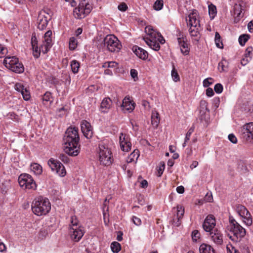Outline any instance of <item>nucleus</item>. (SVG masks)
I'll list each match as a JSON object with an SVG mask.
<instances>
[{
	"label": "nucleus",
	"instance_id": "obj_51",
	"mask_svg": "<svg viewBox=\"0 0 253 253\" xmlns=\"http://www.w3.org/2000/svg\"><path fill=\"white\" fill-rule=\"evenodd\" d=\"M15 89L18 92L21 93L22 91L25 89L24 86L21 83H17L14 86Z\"/></svg>",
	"mask_w": 253,
	"mask_h": 253
},
{
	"label": "nucleus",
	"instance_id": "obj_26",
	"mask_svg": "<svg viewBox=\"0 0 253 253\" xmlns=\"http://www.w3.org/2000/svg\"><path fill=\"white\" fill-rule=\"evenodd\" d=\"M112 104V102L110 98H104L101 103V108L103 110L102 112H107L111 108Z\"/></svg>",
	"mask_w": 253,
	"mask_h": 253
},
{
	"label": "nucleus",
	"instance_id": "obj_10",
	"mask_svg": "<svg viewBox=\"0 0 253 253\" xmlns=\"http://www.w3.org/2000/svg\"><path fill=\"white\" fill-rule=\"evenodd\" d=\"M18 182L20 187L25 189L35 190L37 188L36 182L29 174H21L18 177Z\"/></svg>",
	"mask_w": 253,
	"mask_h": 253
},
{
	"label": "nucleus",
	"instance_id": "obj_55",
	"mask_svg": "<svg viewBox=\"0 0 253 253\" xmlns=\"http://www.w3.org/2000/svg\"><path fill=\"white\" fill-rule=\"evenodd\" d=\"M132 220L133 223L137 226H139L141 224V219L136 216H133L132 217Z\"/></svg>",
	"mask_w": 253,
	"mask_h": 253
},
{
	"label": "nucleus",
	"instance_id": "obj_39",
	"mask_svg": "<svg viewBox=\"0 0 253 253\" xmlns=\"http://www.w3.org/2000/svg\"><path fill=\"white\" fill-rule=\"evenodd\" d=\"M82 227L81 226H79V221L77 219V217L76 216H72L70 219V224H69V228H73L75 227Z\"/></svg>",
	"mask_w": 253,
	"mask_h": 253
},
{
	"label": "nucleus",
	"instance_id": "obj_11",
	"mask_svg": "<svg viewBox=\"0 0 253 253\" xmlns=\"http://www.w3.org/2000/svg\"><path fill=\"white\" fill-rule=\"evenodd\" d=\"M236 211L242 217L243 221L247 226H250L252 224V215L245 206L242 205H237Z\"/></svg>",
	"mask_w": 253,
	"mask_h": 253
},
{
	"label": "nucleus",
	"instance_id": "obj_22",
	"mask_svg": "<svg viewBox=\"0 0 253 253\" xmlns=\"http://www.w3.org/2000/svg\"><path fill=\"white\" fill-rule=\"evenodd\" d=\"M132 50L136 55L139 58L143 60H145L147 58L148 54L147 52L143 48L137 46H134L133 47Z\"/></svg>",
	"mask_w": 253,
	"mask_h": 253
},
{
	"label": "nucleus",
	"instance_id": "obj_37",
	"mask_svg": "<svg viewBox=\"0 0 253 253\" xmlns=\"http://www.w3.org/2000/svg\"><path fill=\"white\" fill-rule=\"evenodd\" d=\"M250 36L248 34H243L241 35L238 39L240 44L242 46H244L246 42L250 39Z\"/></svg>",
	"mask_w": 253,
	"mask_h": 253
},
{
	"label": "nucleus",
	"instance_id": "obj_13",
	"mask_svg": "<svg viewBox=\"0 0 253 253\" xmlns=\"http://www.w3.org/2000/svg\"><path fill=\"white\" fill-rule=\"evenodd\" d=\"M85 232L83 227H75L69 228V233L72 241L78 242L82 238Z\"/></svg>",
	"mask_w": 253,
	"mask_h": 253
},
{
	"label": "nucleus",
	"instance_id": "obj_40",
	"mask_svg": "<svg viewBox=\"0 0 253 253\" xmlns=\"http://www.w3.org/2000/svg\"><path fill=\"white\" fill-rule=\"evenodd\" d=\"M78 42L77 39L75 37H72L69 41V49L71 50L75 49L77 47Z\"/></svg>",
	"mask_w": 253,
	"mask_h": 253
},
{
	"label": "nucleus",
	"instance_id": "obj_44",
	"mask_svg": "<svg viewBox=\"0 0 253 253\" xmlns=\"http://www.w3.org/2000/svg\"><path fill=\"white\" fill-rule=\"evenodd\" d=\"M21 93L22 95L23 98L25 100L28 101L30 99V93L29 90L27 88H25V89L22 91V92Z\"/></svg>",
	"mask_w": 253,
	"mask_h": 253
},
{
	"label": "nucleus",
	"instance_id": "obj_41",
	"mask_svg": "<svg viewBox=\"0 0 253 253\" xmlns=\"http://www.w3.org/2000/svg\"><path fill=\"white\" fill-rule=\"evenodd\" d=\"M42 99L44 103L49 102L51 103L52 102L51 93L50 92H46L42 96Z\"/></svg>",
	"mask_w": 253,
	"mask_h": 253
},
{
	"label": "nucleus",
	"instance_id": "obj_24",
	"mask_svg": "<svg viewBox=\"0 0 253 253\" xmlns=\"http://www.w3.org/2000/svg\"><path fill=\"white\" fill-rule=\"evenodd\" d=\"M146 43L152 49L155 51H158L160 48V42H158V40H152L151 39H148V38H144Z\"/></svg>",
	"mask_w": 253,
	"mask_h": 253
},
{
	"label": "nucleus",
	"instance_id": "obj_49",
	"mask_svg": "<svg viewBox=\"0 0 253 253\" xmlns=\"http://www.w3.org/2000/svg\"><path fill=\"white\" fill-rule=\"evenodd\" d=\"M253 50V48L252 46H250L247 48L246 50V53H245V56L246 57H249L252 59V53Z\"/></svg>",
	"mask_w": 253,
	"mask_h": 253
},
{
	"label": "nucleus",
	"instance_id": "obj_43",
	"mask_svg": "<svg viewBox=\"0 0 253 253\" xmlns=\"http://www.w3.org/2000/svg\"><path fill=\"white\" fill-rule=\"evenodd\" d=\"M163 5V0H157L154 4L153 7L156 10H160L162 9Z\"/></svg>",
	"mask_w": 253,
	"mask_h": 253
},
{
	"label": "nucleus",
	"instance_id": "obj_35",
	"mask_svg": "<svg viewBox=\"0 0 253 253\" xmlns=\"http://www.w3.org/2000/svg\"><path fill=\"white\" fill-rule=\"evenodd\" d=\"M215 43L216 46L219 48H223V45L222 42L221 40V37L219 34L216 32L215 34V39H214Z\"/></svg>",
	"mask_w": 253,
	"mask_h": 253
},
{
	"label": "nucleus",
	"instance_id": "obj_25",
	"mask_svg": "<svg viewBox=\"0 0 253 253\" xmlns=\"http://www.w3.org/2000/svg\"><path fill=\"white\" fill-rule=\"evenodd\" d=\"M199 27L200 26L196 27H190L189 29V32L191 37L193 38L195 41L197 42L199 41L200 38V33L199 31Z\"/></svg>",
	"mask_w": 253,
	"mask_h": 253
},
{
	"label": "nucleus",
	"instance_id": "obj_3",
	"mask_svg": "<svg viewBox=\"0 0 253 253\" xmlns=\"http://www.w3.org/2000/svg\"><path fill=\"white\" fill-rule=\"evenodd\" d=\"M229 221L227 226L229 238L235 242L240 241L246 235V230L232 216H229Z\"/></svg>",
	"mask_w": 253,
	"mask_h": 253
},
{
	"label": "nucleus",
	"instance_id": "obj_15",
	"mask_svg": "<svg viewBox=\"0 0 253 253\" xmlns=\"http://www.w3.org/2000/svg\"><path fill=\"white\" fill-rule=\"evenodd\" d=\"M145 32L150 36L149 39L152 40H158L161 44H163L165 42V40L160 33L156 31L151 26L146 27L145 29Z\"/></svg>",
	"mask_w": 253,
	"mask_h": 253
},
{
	"label": "nucleus",
	"instance_id": "obj_30",
	"mask_svg": "<svg viewBox=\"0 0 253 253\" xmlns=\"http://www.w3.org/2000/svg\"><path fill=\"white\" fill-rule=\"evenodd\" d=\"M176 217L177 222L176 223V226H178L180 224V220L184 213V209L181 206H177L176 207Z\"/></svg>",
	"mask_w": 253,
	"mask_h": 253
},
{
	"label": "nucleus",
	"instance_id": "obj_7",
	"mask_svg": "<svg viewBox=\"0 0 253 253\" xmlns=\"http://www.w3.org/2000/svg\"><path fill=\"white\" fill-rule=\"evenodd\" d=\"M104 44L111 52H118L122 47L121 42L114 35H107L104 39Z\"/></svg>",
	"mask_w": 253,
	"mask_h": 253
},
{
	"label": "nucleus",
	"instance_id": "obj_6",
	"mask_svg": "<svg viewBox=\"0 0 253 253\" xmlns=\"http://www.w3.org/2000/svg\"><path fill=\"white\" fill-rule=\"evenodd\" d=\"M98 155L101 165L108 166L112 164L113 162L112 153L104 144H101L99 145Z\"/></svg>",
	"mask_w": 253,
	"mask_h": 253
},
{
	"label": "nucleus",
	"instance_id": "obj_14",
	"mask_svg": "<svg viewBox=\"0 0 253 253\" xmlns=\"http://www.w3.org/2000/svg\"><path fill=\"white\" fill-rule=\"evenodd\" d=\"M51 19L50 15L45 11H41L38 17V28L40 30H44L47 26L49 20Z\"/></svg>",
	"mask_w": 253,
	"mask_h": 253
},
{
	"label": "nucleus",
	"instance_id": "obj_62",
	"mask_svg": "<svg viewBox=\"0 0 253 253\" xmlns=\"http://www.w3.org/2000/svg\"><path fill=\"white\" fill-rule=\"evenodd\" d=\"M108 203H109V200L107 199H105L104 204H103V212L105 211V212H107L108 211L109 207L108 205Z\"/></svg>",
	"mask_w": 253,
	"mask_h": 253
},
{
	"label": "nucleus",
	"instance_id": "obj_28",
	"mask_svg": "<svg viewBox=\"0 0 253 253\" xmlns=\"http://www.w3.org/2000/svg\"><path fill=\"white\" fill-rule=\"evenodd\" d=\"M139 156V151L137 149L134 150L127 157L126 162L128 163L132 162L136 163Z\"/></svg>",
	"mask_w": 253,
	"mask_h": 253
},
{
	"label": "nucleus",
	"instance_id": "obj_42",
	"mask_svg": "<svg viewBox=\"0 0 253 253\" xmlns=\"http://www.w3.org/2000/svg\"><path fill=\"white\" fill-rule=\"evenodd\" d=\"M200 105L201 109L200 111V114L204 113L205 111L206 110L209 111V110L208 109V102L207 101L205 100H202L200 101Z\"/></svg>",
	"mask_w": 253,
	"mask_h": 253
},
{
	"label": "nucleus",
	"instance_id": "obj_9",
	"mask_svg": "<svg viewBox=\"0 0 253 253\" xmlns=\"http://www.w3.org/2000/svg\"><path fill=\"white\" fill-rule=\"evenodd\" d=\"M239 133L243 142H253V122L244 125L240 128Z\"/></svg>",
	"mask_w": 253,
	"mask_h": 253
},
{
	"label": "nucleus",
	"instance_id": "obj_47",
	"mask_svg": "<svg viewBox=\"0 0 253 253\" xmlns=\"http://www.w3.org/2000/svg\"><path fill=\"white\" fill-rule=\"evenodd\" d=\"M165 167V163L164 162H161L160 163L158 169V174L157 175L160 177L164 170Z\"/></svg>",
	"mask_w": 253,
	"mask_h": 253
},
{
	"label": "nucleus",
	"instance_id": "obj_27",
	"mask_svg": "<svg viewBox=\"0 0 253 253\" xmlns=\"http://www.w3.org/2000/svg\"><path fill=\"white\" fill-rule=\"evenodd\" d=\"M242 13V8L240 4H236L233 8V15L235 17V21H239Z\"/></svg>",
	"mask_w": 253,
	"mask_h": 253
},
{
	"label": "nucleus",
	"instance_id": "obj_2",
	"mask_svg": "<svg viewBox=\"0 0 253 253\" xmlns=\"http://www.w3.org/2000/svg\"><path fill=\"white\" fill-rule=\"evenodd\" d=\"M52 32L51 30L47 31L44 34V40L42 43L39 48L38 46V40L35 35H33L31 38V44L33 50V55L38 58L41 52L43 54L46 53L52 46L51 36Z\"/></svg>",
	"mask_w": 253,
	"mask_h": 253
},
{
	"label": "nucleus",
	"instance_id": "obj_31",
	"mask_svg": "<svg viewBox=\"0 0 253 253\" xmlns=\"http://www.w3.org/2000/svg\"><path fill=\"white\" fill-rule=\"evenodd\" d=\"M199 252L200 253H215L213 248L206 244H203L200 246Z\"/></svg>",
	"mask_w": 253,
	"mask_h": 253
},
{
	"label": "nucleus",
	"instance_id": "obj_50",
	"mask_svg": "<svg viewBox=\"0 0 253 253\" xmlns=\"http://www.w3.org/2000/svg\"><path fill=\"white\" fill-rule=\"evenodd\" d=\"M214 89L216 93H220L222 92L223 86L220 84H217L214 85Z\"/></svg>",
	"mask_w": 253,
	"mask_h": 253
},
{
	"label": "nucleus",
	"instance_id": "obj_36",
	"mask_svg": "<svg viewBox=\"0 0 253 253\" xmlns=\"http://www.w3.org/2000/svg\"><path fill=\"white\" fill-rule=\"evenodd\" d=\"M216 6H214L212 4H211L209 5V13L210 16V18L212 19L214 18L216 14Z\"/></svg>",
	"mask_w": 253,
	"mask_h": 253
},
{
	"label": "nucleus",
	"instance_id": "obj_34",
	"mask_svg": "<svg viewBox=\"0 0 253 253\" xmlns=\"http://www.w3.org/2000/svg\"><path fill=\"white\" fill-rule=\"evenodd\" d=\"M228 63L224 59L222 60L218 63V70L220 72L225 71L228 68Z\"/></svg>",
	"mask_w": 253,
	"mask_h": 253
},
{
	"label": "nucleus",
	"instance_id": "obj_1",
	"mask_svg": "<svg viewBox=\"0 0 253 253\" xmlns=\"http://www.w3.org/2000/svg\"><path fill=\"white\" fill-rule=\"evenodd\" d=\"M79 135L78 129L75 127H69L64 136V150L71 156H76L80 152Z\"/></svg>",
	"mask_w": 253,
	"mask_h": 253
},
{
	"label": "nucleus",
	"instance_id": "obj_32",
	"mask_svg": "<svg viewBox=\"0 0 253 253\" xmlns=\"http://www.w3.org/2000/svg\"><path fill=\"white\" fill-rule=\"evenodd\" d=\"M31 170L36 175H40L42 172V166L37 163H33L31 165Z\"/></svg>",
	"mask_w": 253,
	"mask_h": 253
},
{
	"label": "nucleus",
	"instance_id": "obj_17",
	"mask_svg": "<svg viewBox=\"0 0 253 253\" xmlns=\"http://www.w3.org/2000/svg\"><path fill=\"white\" fill-rule=\"evenodd\" d=\"M215 219L213 215L210 214L205 218L203 223V228L206 232H212L215 226Z\"/></svg>",
	"mask_w": 253,
	"mask_h": 253
},
{
	"label": "nucleus",
	"instance_id": "obj_61",
	"mask_svg": "<svg viewBox=\"0 0 253 253\" xmlns=\"http://www.w3.org/2000/svg\"><path fill=\"white\" fill-rule=\"evenodd\" d=\"M59 159L62 162L65 163H67L69 162V158L68 157L64 154H61L59 156Z\"/></svg>",
	"mask_w": 253,
	"mask_h": 253
},
{
	"label": "nucleus",
	"instance_id": "obj_57",
	"mask_svg": "<svg viewBox=\"0 0 253 253\" xmlns=\"http://www.w3.org/2000/svg\"><path fill=\"white\" fill-rule=\"evenodd\" d=\"M130 73L131 77L134 79V81H136V80L138 79L137 71L135 69H131Z\"/></svg>",
	"mask_w": 253,
	"mask_h": 253
},
{
	"label": "nucleus",
	"instance_id": "obj_60",
	"mask_svg": "<svg viewBox=\"0 0 253 253\" xmlns=\"http://www.w3.org/2000/svg\"><path fill=\"white\" fill-rule=\"evenodd\" d=\"M252 59L249 58V57H246L245 56L241 60V64L245 66L247 65L251 60Z\"/></svg>",
	"mask_w": 253,
	"mask_h": 253
},
{
	"label": "nucleus",
	"instance_id": "obj_21",
	"mask_svg": "<svg viewBox=\"0 0 253 253\" xmlns=\"http://www.w3.org/2000/svg\"><path fill=\"white\" fill-rule=\"evenodd\" d=\"M210 238L211 241L217 245H221L223 243V235L221 232L217 229H214L211 232Z\"/></svg>",
	"mask_w": 253,
	"mask_h": 253
},
{
	"label": "nucleus",
	"instance_id": "obj_29",
	"mask_svg": "<svg viewBox=\"0 0 253 253\" xmlns=\"http://www.w3.org/2000/svg\"><path fill=\"white\" fill-rule=\"evenodd\" d=\"M160 118L158 112L157 111H153L151 115V123L152 126L157 127L160 123Z\"/></svg>",
	"mask_w": 253,
	"mask_h": 253
},
{
	"label": "nucleus",
	"instance_id": "obj_59",
	"mask_svg": "<svg viewBox=\"0 0 253 253\" xmlns=\"http://www.w3.org/2000/svg\"><path fill=\"white\" fill-rule=\"evenodd\" d=\"M210 80H212V79L210 78H207L204 80V81H203L204 86L208 87L210 85H211L212 84V82H210Z\"/></svg>",
	"mask_w": 253,
	"mask_h": 253
},
{
	"label": "nucleus",
	"instance_id": "obj_58",
	"mask_svg": "<svg viewBox=\"0 0 253 253\" xmlns=\"http://www.w3.org/2000/svg\"><path fill=\"white\" fill-rule=\"evenodd\" d=\"M7 50L4 48L2 45L0 44V58H1L6 53Z\"/></svg>",
	"mask_w": 253,
	"mask_h": 253
},
{
	"label": "nucleus",
	"instance_id": "obj_52",
	"mask_svg": "<svg viewBox=\"0 0 253 253\" xmlns=\"http://www.w3.org/2000/svg\"><path fill=\"white\" fill-rule=\"evenodd\" d=\"M193 131H194V127H191L188 130V132H187V133L186 134V136L185 138V142H187L190 139L191 135L193 133Z\"/></svg>",
	"mask_w": 253,
	"mask_h": 253
},
{
	"label": "nucleus",
	"instance_id": "obj_23",
	"mask_svg": "<svg viewBox=\"0 0 253 253\" xmlns=\"http://www.w3.org/2000/svg\"><path fill=\"white\" fill-rule=\"evenodd\" d=\"M177 42L182 53L186 55L189 54V50L187 44L185 42L183 38H177Z\"/></svg>",
	"mask_w": 253,
	"mask_h": 253
},
{
	"label": "nucleus",
	"instance_id": "obj_16",
	"mask_svg": "<svg viewBox=\"0 0 253 253\" xmlns=\"http://www.w3.org/2000/svg\"><path fill=\"white\" fill-rule=\"evenodd\" d=\"M119 140L120 147L122 151L128 152L130 150L131 144L130 142V138L128 135L123 133H121Z\"/></svg>",
	"mask_w": 253,
	"mask_h": 253
},
{
	"label": "nucleus",
	"instance_id": "obj_4",
	"mask_svg": "<svg viewBox=\"0 0 253 253\" xmlns=\"http://www.w3.org/2000/svg\"><path fill=\"white\" fill-rule=\"evenodd\" d=\"M51 209L49 200L40 196L36 198L32 203V210L34 214L38 216L46 215Z\"/></svg>",
	"mask_w": 253,
	"mask_h": 253
},
{
	"label": "nucleus",
	"instance_id": "obj_20",
	"mask_svg": "<svg viewBox=\"0 0 253 253\" xmlns=\"http://www.w3.org/2000/svg\"><path fill=\"white\" fill-rule=\"evenodd\" d=\"M135 105V103L130 100L129 96H126L123 100L121 107L125 112L130 113L134 109Z\"/></svg>",
	"mask_w": 253,
	"mask_h": 253
},
{
	"label": "nucleus",
	"instance_id": "obj_19",
	"mask_svg": "<svg viewBox=\"0 0 253 253\" xmlns=\"http://www.w3.org/2000/svg\"><path fill=\"white\" fill-rule=\"evenodd\" d=\"M81 127L84 136L87 139L91 138L93 135V130L90 124L84 120L82 122Z\"/></svg>",
	"mask_w": 253,
	"mask_h": 253
},
{
	"label": "nucleus",
	"instance_id": "obj_18",
	"mask_svg": "<svg viewBox=\"0 0 253 253\" xmlns=\"http://www.w3.org/2000/svg\"><path fill=\"white\" fill-rule=\"evenodd\" d=\"M187 25L192 27L200 26V21L198 17V14L196 10H194L188 15V18H186Z\"/></svg>",
	"mask_w": 253,
	"mask_h": 253
},
{
	"label": "nucleus",
	"instance_id": "obj_5",
	"mask_svg": "<svg viewBox=\"0 0 253 253\" xmlns=\"http://www.w3.org/2000/svg\"><path fill=\"white\" fill-rule=\"evenodd\" d=\"M3 64L6 68L15 73L20 74L24 71L23 64L15 56H7L3 61Z\"/></svg>",
	"mask_w": 253,
	"mask_h": 253
},
{
	"label": "nucleus",
	"instance_id": "obj_48",
	"mask_svg": "<svg viewBox=\"0 0 253 253\" xmlns=\"http://www.w3.org/2000/svg\"><path fill=\"white\" fill-rule=\"evenodd\" d=\"M200 236V233L198 230H194L192 233V238L193 240L195 241H197L199 238Z\"/></svg>",
	"mask_w": 253,
	"mask_h": 253
},
{
	"label": "nucleus",
	"instance_id": "obj_63",
	"mask_svg": "<svg viewBox=\"0 0 253 253\" xmlns=\"http://www.w3.org/2000/svg\"><path fill=\"white\" fill-rule=\"evenodd\" d=\"M214 94V92L211 88L209 87L206 89V95L209 97H211Z\"/></svg>",
	"mask_w": 253,
	"mask_h": 253
},
{
	"label": "nucleus",
	"instance_id": "obj_46",
	"mask_svg": "<svg viewBox=\"0 0 253 253\" xmlns=\"http://www.w3.org/2000/svg\"><path fill=\"white\" fill-rule=\"evenodd\" d=\"M171 77L173 80L175 82L180 80L179 76L174 67L173 68L171 71Z\"/></svg>",
	"mask_w": 253,
	"mask_h": 253
},
{
	"label": "nucleus",
	"instance_id": "obj_12",
	"mask_svg": "<svg viewBox=\"0 0 253 253\" xmlns=\"http://www.w3.org/2000/svg\"><path fill=\"white\" fill-rule=\"evenodd\" d=\"M48 165L52 171H54L60 176L63 177L66 174L64 166L58 161L50 158L48 161Z\"/></svg>",
	"mask_w": 253,
	"mask_h": 253
},
{
	"label": "nucleus",
	"instance_id": "obj_56",
	"mask_svg": "<svg viewBox=\"0 0 253 253\" xmlns=\"http://www.w3.org/2000/svg\"><path fill=\"white\" fill-rule=\"evenodd\" d=\"M103 214L104 224L106 226H108V223L109 221V218H108V214L107 212H105V211H104L103 212Z\"/></svg>",
	"mask_w": 253,
	"mask_h": 253
},
{
	"label": "nucleus",
	"instance_id": "obj_45",
	"mask_svg": "<svg viewBox=\"0 0 253 253\" xmlns=\"http://www.w3.org/2000/svg\"><path fill=\"white\" fill-rule=\"evenodd\" d=\"M228 253H240L239 251L235 249L231 244H228L226 246Z\"/></svg>",
	"mask_w": 253,
	"mask_h": 253
},
{
	"label": "nucleus",
	"instance_id": "obj_33",
	"mask_svg": "<svg viewBox=\"0 0 253 253\" xmlns=\"http://www.w3.org/2000/svg\"><path fill=\"white\" fill-rule=\"evenodd\" d=\"M70 66L73 73L76 74L78 72L80 68V63L78 61L76 60H72L71 62Z\"/></svg>",
	"mask_w": 253,
	"mask_h": 253
},
{
	"label": "nucleus",
	"instance_id": "obj_8",
	"mask_svg": "<svg viewBox=\"0 0 253 253\" xmlns=\"http://www.w3.org/2000/svg\"><path fill=\"white\" fill-rule=\"evenodd\" d=\"M92 8V6L89 3L84 0L74 9V16L76 19L84 18L91 12Z\"/></svg>",
	"mask_w": 253,
	"mask_h": 253
},
{
	"label": "nucleus",
	"instance_id": "obj_53",
	"mask_svg": "<svg viewBox=\"0 0 253 253\" xmlns=\"http://www.w3.org/2000/svg\"><path fill=\"white\" fill-rule=\"evenodd\" d=\"M228 139L233 143L236 144L237 142V139L236 137L232 133L228 135Z\"/></svg>",
	"mask_w": 253,
	"mask_h": 253
},
{
	"label": "nucleus",
	"instance_id": "obj_38",
	"mask_svg": "<svg viewBox=\"0 0 253 253\" xmlns=\"http://www.w3.org/2000/svg\"><path fill=\"white\" fill-rule=\"evenodd\" d=\"M111 249L114 253H118L121 250V245L117 242H114L111 244Z\"/></svg>",
	"mask_w": 253,
	"mask_h": 253
},
{
	"label": "nucleus",
	"instance_id": "obj_54",
	"mask_svg": "<svg viewBox=\"0 0 253 253\" xmlns=\"http://www.w3.org/2000/svg\"><path fill=\"white\" fill-rule=\"evenodd\" d=\"M118 8L120 11H125L127 9V6L125 3L122 2L118 5Z\"/></svg>",
	"mask_w": 253,
	"mask_h": 253
},
{
	"label": "nucleus",
	"instance_id": "obj_64",
	"mask_svg": "<svg viewBox=\"0 0 253 253\" xmlns=\"http://www.w3.org/2000/svg\"><path fill=\"white\" fill-rule=\"evenodd\" d=\"M176 191L179 194H182L184 192V188L183 186H179L176 188Z\"/></svg>",
	"mask_w": 253,
	"mask_h": 253
}]
</instances>
